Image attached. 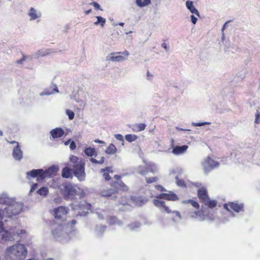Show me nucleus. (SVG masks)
<instances>
[{"instance_id":"37","label":"nucleus","mask_w":260,"mask_h":260,"mask_svg":"<svg viewBox=\"0 0 260 260\" xmlns=\"http://www.w3.org/2000/svg\"><path fill=\"white\" fill-rule=\"evenodd\" d=\"M149 172L148 169L147 168V164L145 167L140 166L138 168V173L141 175H146Z\"/></svg>"},{"instance_id":"18","label":"nucleus","mask_w":260,"mask_h":260,"mask_svg":"<svg viewBox=\"0 0 260 260\" xmlns=\"http://www.w3.org/2000/svg\"><path fill=\"white\" fill-rule=\"evenodd\" d=\"M154 205L159 208L162 211H165L168 213H171V211L169 209V207L166 206V203L164 201H160L157 199L153 200Z\"/></svg>"},{"instance_id":"31","label":"nucleus","mask_w":260,"mask_h":260,"mask_svg":"<svg viewBox=\"0 0 260 260\" xmlns=\"http://www.w3.org/2000/svg\"><path fill=\"white\" fill-rule=\"evenodd\" d=\"M106 226L103 225H98L95 228L96 234L99 236H102L106 230Z\"/></svg>"},{"instance_id":"42","label":"nucleus","mask_w":260,"mask_h":260,"mask_svg":"<svg viewBox=\"0 0 260 260\" xmlns=\"http://www.w3.org/2000/svg\"><path fill=\"white\" fill-rule=\"evenodd\" d=\"M154 144L155 145V148L158 152H164L165 151V148L158 141H155Z\"/></svg>"},{"instance_id":"50","label":"nucleus","mask_w":260,"mask_h":260,"mask_svg":"<svg viewBox=\"0 0 260 260\" xmlns=\"http://www.w3.org/2000/svg\"><path fill=\"white\" fill-rule=\"evenodd\" d=\"M155 187L157 190H159L160 191H166V189L160 185H155Z\"/></svg>"},{"instance_id":"64","label":"nucleus","mask_w":260,"mask_h":260,"mask_svg":"<svg viewBox=\"0 0 260 260\" xmlns=\"http://www.w3.org/2000/svg\"><path fill=\"white\" fill-rule=\"evenodd\" d=\"M10 144H13L14 145V146H17V144H19L18 142H16V141H10V142H8Z\"/></svg>"},{"instance_id":"63","label":"nucleus","mask_w":260,"mask_h":260,"mask_svg":"<svg viewBox=\"0 0 260 260\" xmlns=\"http://www.w3.org/2000/svg\"><path fill=\"white\" fill-rule=\"evenodd\" d=\"M94 142L95 143H100V144H104L105 142L102 140H100L99 139H96L94 141Z\"/></svg>"},{"instance_id":"2","label":"nucleus","mask_w":260,"mask_h":260,"mask_svg":"<svg viewBox=\"0 0 260 260\" xmlns=\"http://www.w3.org/2000/svg\"><path fill=\"white\" fill-rule=\"evenodd\" d=\"M77 221L73 219L71 223L54 222L51 225V233L53 237L57 241L63 242L68 240L74 231L73 225Z\"/></svg>"},{"instance_id":"13","label":"nucleus","mask_w":260,"mask_h":260,"mask_svg":"<svg viewBox=\"0 0 260 260\" xmlns=\"http://www.w3.org/2000/svg\"><path fill=\"white\" fill-rule=\"evenodd\" d=\"M191 217L197 218L198 220L202 221L206 219V217L209 218L211 220H213L212 218L207 214L206 211L204 210V208L202 207L201 211H198L194 212L192 215Z\"/></svg>"},{"instance_id":"1","label":"nucleus","mask_w":260,"mask_h":260,"mask_svg":"<svg viewBox=\"0 0 260 260\" xmlns=\"http://www.w3.org/2000/svg\"><path fill=\"white\" fill-rule=\"evenodd\" d=\"M23 204L20 202L11 201L2 211L0 210V241H8L15 239V234L4 230L2 220L3 216L11 217L14 215L19 214L22 211Z\"/></svg>"},{"instance_id":"48","label":"nucleus","mask_w":260,"mask_h":260,"mask_svg":"<svg viewBox=\"0 0 260 260\" xmlns=\"http://www.w3.org/2000/svg\"><path fill=\"white\" fill-rule=\"evenodd\" d=\"M255 123L258 124L260 123V112L256 111L255 113Z\"/></svg>"},{"instance_id":"54","label":"nucleus","mask_w":260,"mask_h":260,"mask_svg":"<svg viewBox=\"0 0 260 260\" xmlns=\"http://www.w3.org/2000/svg\"><path fill=\"white\" fill-rule=\"evenodd\" d=\"M91 5H92L96 9H99L101 10H103L101 8L100 5L98 3L93 2L91 3Z\"/></svg>"},{"instance_id":"29","label":"nucleus","mask_w":260,"mask_h":260,"mask_svg":"<svg viewBox=\"0 0 260 260\" xmlns=\"http://www.w3.org/2000/svg\"><path fill=\"white\" fill-rule=\"evenodd\" d=\"M108 222L110 225L117 224L118 225H121L122 222L119 220L115 216H111L109 218Z\"/></svg>"},{"instance_id":"28","label":"nucleus","mask_w":260,"mask_h":260,"mask_svg":"<svg viewBox=\"0 0 260 260\" xmlns=\"http://www.w3.org/2000/svg\"><path fill=\"white\" fill-rule=\"evenodd\" d=\"M84 152L85 154L88 156L92 157L93 156H94L96 157L97 156V153L96 152L95 149L93 148H91L90 147L86 148L84 149Z\"/></svg>"},{"instance_id":"35","label":"nucleus","mask_w":260,"mask_h":260,"mask_svg":"<svg viewBox=\"0 0 260 260\" xmlns=\"http://www.w3.org/2000/svg\"><path fill=\"white\" fill-rule=\"evenodd\" d=\"M9 202V199L8 198L6 193H4L0 196V204L7 205Z\"/></svg>"},{"instance_id":"41","label":"nucleus","mask_w":260,"mask_h":260,"mask_svg":"<svg viewBox=\"0 0 260 260\" xmlns=\"http://www.w3.org/2000/svg\"><path fill=\"white\" fill-rule=\"evenodd\" d=\"M182 203H189L192 206L197 208V209H199V204H198V202H196V201H194L193 200H187V201H182Z\"/></svg>"},{"instance_id":"25","label":"nucleus","mask_w":260,"mask_h":260,"mask_svg":"<svg viewBox=\"0 0 260 260\" xmlns=\"http://www.w3.org/2000/svg\"><path fill=\"white\" fill-rule=\"evenodd\" d=\"M72 169L68 167H64L61 172L62 177L64 178H72Z\"/></svg>"},{"instance_id":"26","label":"nucleus","mask_w":260,"mask_h":260,"mask_svg":"<svg viewBox=\"0 0 260 260\" xmlns=\"http://www.w3.org/2000/svg\"><path fill=\"white\" fill-rule=\"evenodd\" d=\"M112 186L118 189H122L123 190H127L128 187L121 180L119 181H115L112 184Z\"/></svg>"},{"instance_id":"61","label":"nucleus","mask_w":260,"mask_h":260,"mask_svg":"<svg viewBox=\"0 0 260 260\" xmlns=\"http://www.w3.org/2000/svg\"><path fill=\"white\" fill-rule=\"evenodd\" d=\"M114 178L116 180V181H121V176L120 175H115L114 176Z\"/></svg>"},{"instance_id":"15","label":"nucleus","mask_w":260,"mask_h":260,"mask_svg":"<svg viewBox=\"0 0 260 260\" xmlns=\"http://www.w3.org/2000/svg\"><path fill=\"white\" fill-rule=\"evenodd\" d=\"M12 156L15 160L20 161L23 158V152L21 149L19 144L14 146L13 149Z\"/></svg>"},{"instance_id":"4","label":"nucleus","mask_w":260,"mask_h":260,"mask_svg":"<svg viewBox=\"0 0 260 260\" xmlns=\"http://www.w3.org/2000/svg\"><path fill=\"white\" fill-rule=\"evenodd\" d=\"M27 254V250L23 244H17L7 248L5 258L9 260H24Z\"/></svg>"},{"instance_id":"47","label":"nucleus","mask_w":260,"mask_h":260,"mask_svg":"<svg viewBox=\"0 0 260 260\" xmlns=\"http://www.w3.org/2000/svg\"><path fill=\"white\" fill-rule=\"evenodd\" d=\"M79 158L77 156L75 155H71L70 157V160L71 162H73L74 165L78 163V161Z\"/></svg>"},{"instance_id":"3","label":"nucleus","mask_w":260,"mask_h":260,"mask_svg":"<svg viewBox=\"0 0 260 260\" xmlns=\"http://www.w3.org/2000/svg\"><path fill=\"white\" fill-rule=\"evenodd\" d=\"M59 189L66 200L74 201L75 199H80L84 195L82 189L70 183H62L59 186Z\"/></svg>"},{"instance_id":"34","label":"nucleus","mask_w":260,"mask_h":260,"mask_svg":"<svg viewBox=\"0 0 260 260\" xmlns=\"http://www.w3.org/2000/svg\"><path fill=\"white\" fill-rule=\"evenodd\" d=\"M97 21L94 22L95 25H100L103 27L106 23V19L101 16H96Z\"/></svg>"},{"instance_id":"14","label":"nucleus","mask_w":260,"mask_h":260,"mask_svg":"<svg viewBox=\"0 0 260 260\" xmlns=\"http://www.w3.org/2000/svg\"><path fill=\"white\" fill-rule=\"evenodd\" d=\"M156 198L172 201H175L179 200L178 196L172 191H169V193H161L157 196Z\"/></svg>"},{"instance_id":"59","label":"nucleus","mask_w":260,"mask_h":260,"mask_svg":"<svg viewBox=\"0 0 260 260\" xmlns=\"http://www.w3.org/2000/svg\"><path fill=\"white\" fill-rule=\"evenodd\" d=\"M161 47L165 49V51L168 52L169 51V48L166 43H164L161 44Z\"/></svg>"},{"instance_id":"17","label":"nucleus","mask_w":260,"mask_h":260,"mask_svg":"<svg viewBox=\"0 0 260 260\" xmlns=\"http://www.w3.org/2000/svg\"><path fill=\"white\" fill-rule=\"evenodd\" d=\"M59 90L56 85L54 84L53 86H51L49 87L46 88L44 90L40 93V96L49 95L53 94L55 93H58Z\"/></svg>"},{"instance_id":"11","label":"nucleus","mask_w":260,"mask_h":260,"mask_svg":"<svg viewBox=\"0 0 260 260\" xmlns=\"http://www.w3.org/2000/svg\"><path fill=\"white\" fill-rule=\"evenodd\" d=\"M224 208L229 211L232 216L234 217L235 214L232 212L231 209L237 213L243 211L244 205L242 203L238 204L237 202H230L229 204H224Z\"/></svg>"},{"instance_id":"53","label":"nucleus","mask_w":260,"mask_h":260,"mask_svg":"<svg viewBox=\"0 0 260 260\" xmlns=\"http://www.w3.org/2000/svg\"><path fill=\"white\" fill-rule=\"evenodd\" d=\"M78 102H79V107L80 109H83L85 106H86V103L82 100L78 101Z\"/></svg>"},{"instance_id":"36","label":"nucleus","mask_w":260,"mask_h":260,"mask_svg":"<svg viewBox=\"0 0 260 260\" xmlns=\"http://www.w3.org/2000/svg\"><path fill=\"white\" fill-rule=\"evenodd\" d=\"M37 193L41 196H46L48 193V189L47 187H42L37 191Z\"/></svg>"},{"instance_id":"52","label":"nucleus","mask_w":260,"mask_h":260,"mask_svg":"<svg viewBox=\"0 0 260 260\" xmlns=\"http://www.w3.org/2000/svg\"><path fill=\"white\" fill-rule=\"evenodd\" d=\"M104 174H103V177H104L105 179L107 181H109V180H110L111 179V177L110 176H109V174L108 172H103Z\"/></svg>"},{"instance_id":"9","label":"nucleus","mask_w":260,"mask_h":260,"mask_svg":"<svg viewBox=\"0 0 260 260\" xmlns=\"http://www.w3.org/2000/svg\"><path fill=\"white\" fill-rule=\"evenodd\" d=\"M219 165L218 162L211 159L209 156H208L202 162V166L204 172L206 174H208L210 171L218 167Z\"/></svg>"},{"instance_id":"43","label":"nucleus","mask_w":260,"mask_h":260,"mask_svg":"<svg viewBox=\"0 0 260 260\" xmlns=\"http://www.w3.org/2000/svg\"><path fill=\"white\" fill-rule=\"evenodd\" d=\"M66 113L68 115V116L69 117V119L70 120H72L74 119V116H75V114H74V112H73L72 111H71L70 110L68 109V110H66Z\"/></svg>"},{"instance_id":"44","label":"nucleus","mask_w":260,"mask_h":260,"mask_svg":"<svg viewBox=\"0 0 260 260\" xmlns=\"http://www.w3.org/2000/svg\"><path fill=\"white\" fill-rule=\"evenodd\" d=\"M158 178L156 177H146L145 180L147 183H151L157 181Z\"/></svg>"},{"instance_id":"6","label":"nucleus","mask_w":260,"mask_h":260,"mask_svg":"<svg viewBox=\"0 0 260 260\" xmlns=\"http://www.w3.org/2000/svg\"><path fill=\"white\" fill-rule=\"evenodd\" d=\"M70 206L73 210L78 211L77 215L85 216L88 213L90 208V204L87 203L84 201H80L77 203L74 201Z\"/></svg>"},{"instance_id":"22","label":"nucleus","mask_w":260,"mask_h":260,"mask_svg":"<svg viewBox=\"0 0 260 260\" xmlns=\"http://www.w3.org/2000/svg\"><path fill=\"white\" fill-rule=\"evenodd\" d=\"M131 199L136 205L139 206H141L146 204L147 201V200L143 197H132Z\"/></svg>"},{"instance_id":"51","label":"nucleus","mask_w":260,"mask_h":260,"mask_svg":"<svg viewBox=\"0 0 260 260\" xmlns=\"http://www.w3.org/2000/svg\"><path fill=\"white\" fill-rule=\"evenodd\" d=\"M38 186V183H36L33 184L32 185L31 187V188H30V193L32 192L33 191H34L37 189Z\"/></svg>"},{"instance_id":"19","label":"nucleus","mask_w":260,"mask_h":260,"mask_svg":"<svg viewBox=\"0 0 260 260\" xmlns=\"http://www.w3.org/2000/svg\"><path fill=\"white\" fill-rule=\"evenodd\" d=\"M50 134L53 139L61 138L64 134V132L62 128L60 127H56L52 129L50 132Z\"/></svg>"},{"instance_id":"32","label":"nucleus","mask_w":260,"mask_h":260,"mask_svg":"<svg viewBox=\"0 0 260 260\" xmlns=\"http://www.w3.org/2000/svg\"><path fill=\"white\" fill-rule=\"evenodd\" d=\"M137 5L139 7H144L150 4L151 0H136Z\"/></svg>"},{"instance_id":"23","label":"nucleus","mask_w":260,"mask_h":260,"mask_svg":"<svg viewBox=\"0 0 260 260\" xmlns=\"http://www.w3.org/2000/svg\"><path fill=\"white\" fill-rule=\"evenodd\" d=\"M146 125L145 123H139L133 125L131 127L135 132H139L144 131L146 128Z\"/></svg>"},{"instance_id":"56","label":"nucleus","mask_w":260,"mask_h":260,"mask_svg":"<svg viewBox=\"0 0 260 260\" xmlns=\"http://www.w3.org/2000/svg\"><path fill=\"white\" fill-rule=\"evenodd\" d=\"M111 168L110 167H107L105 169H101L100 172H101V173H103V172H105L107 171L108 172L112 173L113 172H112V171L111 170Z\"/></svg>"},{"instance_id":"60","label":"nucleus","mask_w":260,"mask_h":260,"mask_svg":"<svg viewBox=\"0 0 260 260\" xmlns=\"http://www.w3.org/2000/svg\"><path fill=\"white\" fill-rule=\"evenodd\" d=\"M230 22V21H228L227 22H226L223 25L222 28H221V31L223 32L224 30L225 29V28L227 26V24L228 23Z\"/></svg>"},{"instance_id":"39","label":"nucleus","mask_w":260,"mask_h":260,"mask_svg":"<svg viewBox=\"0 0 260 260\" xmlns=\"http://www.w3.org/2000/svg\"><path fill=\"white\" fill-rule=\"evenodd\" d=\"M175 215V217H172V220L174 222H178L181 219V216L180 212L178 211H174L172 212Z\"/></svg>"},{"instance_id":"30","label":"nucleus","mask_w":260,"mask_h":260,"mask_svg":"<svg viewBox=\"0 0 260 260\" xmlns=\"http://www.w3.org/2000/svg\"><path fill=\"white\" fill-rule=\"evenodd\" d=\"M117 148L113 144H110L106 149L105 152L108 154H114L116 152Z\"/></svg>"},{"instance_id":"8","label":"nucleus","mask_w":260,"mask_h":260,"mask_svg":"<svg viewBox=\"0 0 260 260\" xmlns=\"http://www.w3.org/2000/svg\"><path fill=\"white\" fill-rule=\"evenodd\" d=\"M198 196L204 205L209 208L212 209L216 206L217 201L211 200L208 197L207 191L205 189H199L198 191Z\"/></svg>"},{"instance_id":"20","label":"nucleus","mask_w":260,"mask_h":260,"mask_svg":"<svg viewBox=\"0 0 260 260\" xmlns=\"http://www.w3.org/2000/svg\"><path fill=\"white\" fill-rule=\"evenodd\" d=\"M188 148V146L185 145L180 146H177L173 148L172 153L175 155H179L184 153Z\"/></svg>"},{"instance_id":"55","label":"nucleus","mask_w":260,"mask_h":260,"mask_svg":"<svg viewBox=\"0 0 260 260\" xmlns=\"http://www.w3.org/2000/svg\"><path fill=\"white\" fill-rule=\"evenodd\" d=\"M76 148V145L75 142H74L73 141H72L70 143V148L71 149V150H73L75 149Z\"/></svg>"},{"instance_id":"27","label":"nucleus","mask_w":260,"mask_h":260,"mask_svg":"<svg viewBox=\"0 0 260 260\" xmlns=\"http://www.w3.org/2000/svg\"><path fill=\"white\" fill-rule=\"evenodd\" d=\"M147 164V168L148 169L149 172L152 174L156 173L158 172V169L157 165L153 162H148Z\"/></svg>"},{"instance_id":"62","label":"nucleus","mask_w":260,"mask_h":260,"mask_svg":"<svg viewBox=\"0 0 260 260\" xmlns=\"http://www.w3.org/2000/svg\"><path fill=\"white\" fill-rule=\"evenodd\" d=\"M97 215H98V217L99 219H104V216L102 214L100 213H97Z\"/></svg>"},{"instance_id":"46","label":"nucleus","mask_w":260,"mask_h":260,"mask_svg":"<svg viewBox=\"0 0 260 260\" xmlns=\"http://www.w3.org/2000/svg\"><path fill=\"white\" fill-rule=\"evenodd\" d=\"M176 183L179 186H184L185 183L183 180H180L178 176H176Z\"/></svg>"},{"instance_id":"7","label":"nucleus","mask_w":260,"mask_h":260,"mask_svg":"<svg viewBox=\"0 0 260 260\" xmlns=\"http://www.w3.org/2000/svg\"><path fill=\"white\" fill-rule=\"evenodd\" d=\"M72 172L79 181L85 180L86 174L85 172V163L81 160L78 163L73 165Z\"/></svg>"},{"instance_id":"12","label":"nucleus","mask_w":260,"mask_h":260,"mask_svg":"<svg viewBox=\"0 0 260 260\" xmlns=\"http://www.w3.org/2000/svg\"><path fill=\"white\" fill-rule=\"evenodd\" d=\"M69 208L64 206H59L57 208L54 209L53 212L54 216L56 220H62L66 218V216L68 213Z\"/></svg>"},{"instance_id":"33","label":"nucleus","mask_w":260,"mask_h":260,"mask_svg":"<svg viewBox=\"0 0 260 260\" xmlns=\"http://www.w3.org/2000/svg\"><path fill=\"white\" fill-rule=\"evenodd\" d=\"M141 225L140 222L138 221H135L127 225V226L129 228L131 231H135L136 229L139 228Z\"/></svg>"},{"instance_id":"40","label":"nucleus","mask_w":260,"mask_h":260,"mask_svg":"<svg viewBox=\"0 0 260 260\" xmlns=\"http://www.w3.org/2000/svg\"><path fill=\"white\" fill-rule=\"evenodd\" d=\"M90 161L93 164L102 165L104 162L105 157L104 156L101 157L99 160L91 157L90 158Z\"/></svg>"},{"instance_id":"16","label":"nucleus","mask_w":260,"mask_h":260,"mask_svg":"<svg viewBox=\"0 0 260 260\" xmlns=\"http://www.w3.org/2000/svg\"><path fill=\"white\" fill-rule=\"evenodd\" d=\"M117 191L116 189H104L101 192L102 196L109 198L112 200H115L117 198L116 194Z\"/></svg>"},{"instance_id":"58","label":"nucleus","mask_w":260,"mask_h":260,"mask_svg":"<svg viewBox=\"0 0 260 260\" xmlns=\"http://www.w3.org/2000/svg\"><path fill=\"white\" fill-rule=\"evenodd\" d=\"M25 60V56L23 55V57L21 59L16 61V63L18 64H22V63H23V61Z\"/></svg>"},{"instance_id":"24","label":"nucleus","mask_w":260,"mask_h":260,"mask_svg":"<svg viewBox=\"0 0 260 260\" xmlns=\"http://www.w3.org/2000/svg\"><path fill=\"white\" fill-rule=\"evenodd\" d=\"M186 6L191 13L194 14L196 15L199 16V13L198 10L193 5L192 2L191 1H186Z\"/></svg>"},{"instance_id":"10","label":"nucleus","mask_w":260,"mask_h":260,"mask_svg":"<svg viewBox=\"0 0 260 260\" xmlns=\"http://www.w3.org/2000/svg\"><path fill=\"white\" fill-rule=\"evenodd\" d=\"M129 55V53L127 50H125L123 52L111 53L106 57V59L108 61L120 62L126 59L123 55L128 56Z\"/></svg>"},{"instance_id":"57","label":"nucleus","mask_w":260,"mask_h":260,"mask_svg":"<svg viewBox=\"0 0 260 260\" xmlns=\"http://www.w3.org/2000/svg\"><path fill=\"white\" fill-rule=\"evenodd\" d=\"M190 19H191V22L193 24H195L197 21V17H196L193 15H191L190 16Z\"/></svg>"},{"instance_id":"38","label":"nucleus","mask_w":260,"mask_h":260,"mask_svg":"<svg viewBox=\"0 0 260 260\" xmlns=\"http://www.w3.org/2000/svg\"><path fill=\"white\" fill-rule=\"evenodd\" d=\"M125 140L128 142H132L136 140L138 138L137 136L135 135L128 134L125 136Z\"/></svg>"},{"instance_id":"21","label":"nucleus","mask_w":260,"mask_h":260,"mask_svg":"<svg viewBox=\"0 0 260 260\" xmlns=\"http://www.w3.org/2000/svg\"><path fill=\"white\" fill-rule=\"evenodd\" d=\"M28 15L30 17V21L34 20L41 16V13L40 12H38L32 7L30 8Z\"/></svg>"},{"instance_id":"49","label":"nucleus","mask_w":260,"mask_h":260,"mask_svg":"<svg viewBox=\"0 0 260 260\" xmlns=\"http://www.w3.org/2000/svg\"><path fill=\"white\" fill-rule=\"evenodd\" d=\"M115 138L120 141H121L122 142V145H123L124 142V138L122 135L121 134H116L115 135Z\"/></svg>"},{"instance_id":"45","label":"nucleus","mask_w":260,"mask_h":260,"mask_svg":"<svg viewBox=\"0 0 260 260\" xmlns=\"http://www.w3.org/2000/svg\"><path fill=\"white\" fill-rule=\"evenodd\" d=\"M210 122H192V125L194 126H201L206 124H210Z\"/></svg>"},{"instance_id":"5","label":"nucleus","mask_w":260,"mask_h":260,"mask_svg":"<svg viewBox=\"0 0 260 260\" xmlns=\"http://www.w3.org/2000/svg\"><path fill=\"white\" fill-rule=\"evenodd\" d=\"M58 170V167L54 165L45 170L42 169H33L26 173V178L30 179V178L36 177L37 181H42L46 178L52 177L55 176Z\"/></svg>"}]
</instances>
